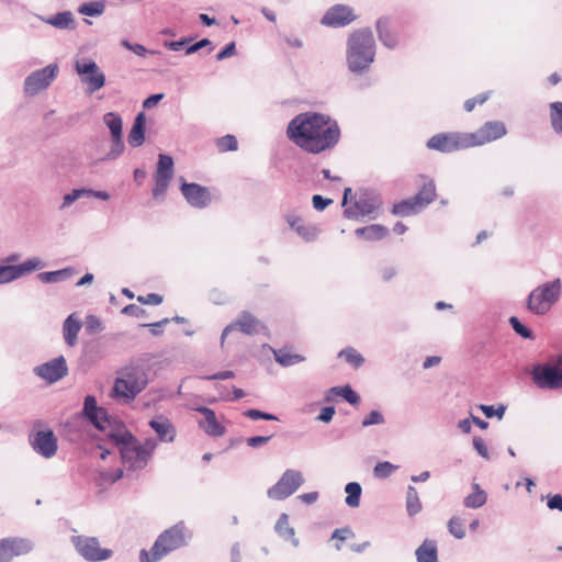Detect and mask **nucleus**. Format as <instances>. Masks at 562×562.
Returning a JSON list of instances; mask_svg holds the SVG:
<instances>
[{
	"label": "nucleus",
	"mask_w": 562,
	"mask_h": 562,
	"mask_svg": "<svg viewBox=\"0 0 562 562\" xmlns=\"http://www.w3.org/2000/svg\"><path fill=\"white\" fill-rule=\"evenodd\" d=\"M286 135L305 151L319 154L338 144L340 128L329 115L310 111L297 114L289 122Z\"/></svg>",
	"instance_id": "obj_1"
},
{
	"label": "nucleus",
	"mask_w": 562,
	"mask_h": 562,
	"mask_svg": "<svg viewBox=\"0 0 562 562\" xmlns=\"http://www.w3.org/2000/svg\"><path fill=\"white\" fill-rule=\"evenodd\" d=\"M108 436L119 447L123 465L127 471L145 469L158 445L154 438H147L140 443L124 426L117 431L109 432Z\"/></svg>",
	"instance_id": "obj_2"
},
{
	"label": "nucleus",
	"mask_w": 562,
	"mask_h": 562,
	"mask_svg": "<svg viewBox=\"0 0 562 562\" xmlns=\"http://www.w3.org/2000/svg\"><path fill=\"white\" fill-rule=\"evenodd\" d=\"M375 57V41L371 29L353 32L348 38L347 64L350 71H367Z\"/></svg>",
	"instance_id": "obj_3"
},
{
	"label": "nucleus",
	"mask_w": 562,
	"mask_h": 562,
	"mask_svg": "<svg viewBox=\"0 0 562 562\" xmlns=\"http://www.w3.org/2000/svg\"><path fill=\"white\" fill-rule=\"evenodd\" d=\"M147 385L148 376L140 366H126L119 371L111 395L121 403L130 404Z\"/></svg>",
	"instance_id": "obj_4"
},
{
	"label": "nucleus",
	"mask_w": 562,
	"mask_h": 562,
	"mask_svg": "<svg viewBox=\"0 0 562 562\" xmlns=\"http://www.w3.org/2000/svg\"><path fill=\"white\" fill-rule=\"evenodd\" d=\"M190 537L189 529L180 521L162 531L154 542L150 552H140V562H157L168 553L183 547Z\"/></svg>",
	"instance_id": "obj_5"
},
{
	"label": "nucleus",
	"mask_w": 562,
	"mask_h": 562,
	"mask_svg": "<svg viewBox=\"0 0 562 562\" xmlns=\"http://www.w3.org/2000/svg\"><path fill=\"white\" fill-rule=\"evenodd\" d=\"M562 281L557 278L535 288L527 297V308L535 315H544L560 300Z\"/></svg>",
	"instance_id": "obj_6"
},
{
	"label": "nucleus",
	"mask_w": 562,
	"mask_h": 562,
	"mask_svg": "<svg viewBox=\"0 0 562 562\" xmlns=\"http://www.w3.org/2000/svg\"><path fill=\"white\" fill-rule=\"evenodd\" d=\"M382 204V198L375 191L359 190L350 200V205L345 209L344 216L349 220H359L366 216L375 218V213Z\"/></svg>",
	"instance_id": "obj_7"
},
{
	"label": "nucleus",
	"mask_w": 562,
	"mask_h": 562,
	"mask_svg": "<svg viewBox=\"0 0 562 562\" xmlns=\"http://www.w3.org/2000/svg\"><path fill=\"white\" fill-rule=\"evenodd\" d=\"M532 382L541 390L562 389V356L558 357L557 364L538 363L530 372Z\"/></svg>",
	"instance_id": "obj_8"
},
{
	"label": "nucleus",
	"mask_w": 562,
	"mask_h": 562,
	"mask_svg": "<svg viewBox=\"0 0 562 562\" xmlns=\"http://www.w3.org/2000/svg\"><path fill=\"white\" fill-rule=\"evenodd\" d=\"M71 543L79 555L89 562L105 561L112 557V550L101 548L95 537L72 536Z\"/></svg>",
	"instance_id": "obj_9"
},
{
	"label": "nucleus",
	"mask_w": 562,
	"mask_h": 562,
	"mask_svg": "<svg viewBox=\"0 0 562 562\" xmlns=\"http://www.w3.org/2000/svg\"><path fill=\"white\" fill-rule=\"evenodd\" d=\"M468 133H439L430 137L427 147L440 153H452L473 147Z\"/></svg>",
	"instance_id": "obj_10"
},
{
	"label": "nucleus",
	"mask_w": 562,
	"mask_h": 562,
	"mask_svg": "<svg viewBox=\"0 0 562 562\" xmlns=\"http://www.w3.org/2000/svg\"><path fill=\"white\" fill-rule=\"evenodd\" d=\"M58 74V66L49 64L42 69L31 72L24 80V92L27 95H35L48 88Z\"/></svg>",
	"instance_id": "obj_11"
},
{
	"label": "nucleus",
	"mask_w": 562,
	"mask_h": 562,
	"mask_svg": "<svg viewBox=\"0 0 562 562\" xmlns=\"http://www.w3.org/2000/svg\"><path fill=\"white\" fill-rule=\"evenodd\" d=\"M76 71L82 77V82L88 86V91L93 93L105 85V75L98 64L91 59L77 60Z\"/></svg>",
	"instance_id": "obj_12"
},
{
	"label": "nucleus",
	"mask_w": 562,
	"mask_h": 562,
	"mask_svg": "<svg viewBox=\"0 0 562 562\" xmlns=\"http://www.w3.org/2000/svg\"><path fill=\"white\" fill-rule=\"evenodd\" d=\"M45 263L40 258H31L20 265H1L0 266V284L12 282L26 273L42 269Z\"/></svg>",
	"instance_id": "obj_13"
},
{
	"label": "nucleus",
	"mask_w": 562,
	"mask_h": 562,
	"mask_svg": "<svg viewBox=\"0 0 562 562\" xmlns=\"http://www.w3.org/2000/svg\"><path fill=\"white\" fill-rule=\"evenodd\" d=\"M263 329H266V326L258 318L249 312H243L235 322L224 328L221 335V345L223 346L226 336L233 330H239L243 334L252 336Z\"/></svg>",
	"instance_id": "obj_14"
},
{
	"label": "nucleus",
	"mask_w": 562,
	"mask_h": 562,
	"mask_svg": "<svg viewBox=\"0 0 562 562\" xmlns=\"http://www.w3.org/2000/svg\"><path fill=\"white\" fill-rule=\"evenodd\" d=\"M34 373L48 383H55L68 374L64 356L56 357L34 368Z\"/></svg>",
	"instance_id": "obj_15"
},
{
	"label": "nucleus",
	"mask_w": 562,
	"mask_h": 562,
	"mask_svg": "<svg viewBox=\"0 0 562 562\" xmlns=\"http://www.w3.org/2000/svg\"><path fill=\"white\" fill-rule=\"evenodd\" d=\"M82 415L99 430H105L111 426V417L105 408L98 406L93 395L85 397Z\"/></svg>",
	"instance_id": "obj_16"
},
{
	"label": "nucleus",
	"mask_w": 562,
	"mask_h": 562,
	"mask_svg": "<svg viewBox=\"0 0 562 562\" xmlns=\"http://www.w3.org/2000/svg\"><path fill=\"white\" fill-rule=\"evenodd\" d=\"M506 134V127L503 122H486L480 130L474 133H468L469 139L473 146H480L492 140L498 139Z\"/></svg>",
	"instance_id": "obj_17"
},
{
	"label": "nucleus",
	"mask_w": 562,
	"mask_h": 562,
	"mask_svg": "<svg viewBox=\"0 0 562 562\" xmlns=\"http://www.w3.org/2000/svg\"><path fill=\"white\" fill-rule=\"evenodd\" d=\"M181 193L187 202L196 209H204L211 203V194L206 187L198 183H188L181 178Z\"/></svg>",
	"instance_id": "obj_18"
},
{
	"label": "nucleus",
	"mask_w": 562,
	"mask_h": 562,
	"mask_svg": "<svg viewBox=\"0 0 562 562\" xmlns=\"http://www.w3.org/2000/svg\"><path fill=\"white\" fill-rule=\"evenodd\" d=\"M30 441L32 448L44 458H52L57 452V439L50 429L35 432Z\"/></svg>",
	"instance_id": "obj_19"
},
{
	"label": "nucleus",
	"mask_w": 562,
	"mask_h": 562,
	"mask_svg": "<svg viewBox=\"0 0 562 562\" xmlns=\"http://www.w3.org/2000/svg\"><path fill=\"white\" fill-rule=\"evenodd\" d=\"M355 19L356 15L353 14L351 8L344 4H336L325 13L321 20V23L326 26L340 27L348 25L355 21Z\"/></svg>",
	"instance_id": "obj_20"
},
{
	"label": "nucleus",
	"mask_w": 562,
	"mask_h": 562,
	"mask_svg": "<svg viewBox=\"0 0 562 562\" xmlns=\"http://www.w3.org/2000/svg\"><path fill=\"white\" fill-rule=\"evenodd\" d=\"M31 548V543L24 539H2L0 540V562H10L13 557L30 552Z\"/></svg>",
	"instance_id": "obj_21"
},
{
	"label": "nucleus",
	"mask_w": 562,
	"mask_h": 562,
	"mask_svg": "<svg viewBox=\"0 0 562 562\" xmlns=\"http://www.w3.org/2000/svg\"><path fill=\"white\" fill-rule=\"evenodd\" d=\"M303 482L304 479L300 471L289 469L267 492H296Z\"/></svg>",
	"instance_id": "obj_22"
},
{
	"label": "nucleus",
	"mask_w": 562,
	"mask_h": 562,
	"mask_svg": "<svg viewBox=\"0 0 562 562\" xmlns=\"http://www.w3.org/2000/svg\"><path fill=\"white\" fill-rule=\"evenodd\" d=\"M196 412L204 416L199 426L211 437H221L225 434V427L217 422L215 412L206 406H200Z\"/></svg>",
	"instance_id": "obj_23"
},
{
	"label": "nucleus",
	"mask_w": 562,
	"mask_h": 562,
	"mask_svg": "<svg viewBox=\"0 0 562 562\" xmlns=\"http://www.w3.org/2000/svg\"><path fill=\"white\" fill-rule=\"evenodd\" d=\"M149 427L157 434L158 440L162 442H172L177 431L172 423L164 415H158L150 419Z\"/></svg>",
	"instance_id": "obj_24"
},
{
	"label": "nucleus",
	"mask_w": 562,
	"mask_h": 562,
	"mask_svg": "<svg viewBox=\"0 0 562 562\" xmlns=\"http://www.w3.org/2000/svg\"><path fill=\"white\" fill-rule=\"evenodd\" d=\"M82 328V322L76 313H71L63 323V338L65 344L72 348L78 342V334Z\"/></svg>",
	"instance_id": "obj_25"
},
{
	"label": "nucleus",
	"mask_w": 562,
	"mask_h": 562,
	"mask_svg": "<svg viewBox=\"0 0 562 562\" xmlns=\"http://www.w3.org/2000/svg\"><path fill=\"white\" fill-rule=\"evenodd\" d=\"M145 125H146V115L144 112H139L133 122L132 128L127 135V142L130 146L136 148L144 144L145 142Z\"/></svg>",
	"instance_id": "obj_26"
},
{
	"label": "nucleus",
	"mask_w": 562,
	"mask_h": 562,
	"mask_svg": "<svg viewBox=\"0 0 562 562\" xmlns=\"http://www.w3.org/2000/svg\"><path fill=\"white\" fill-rule=\"evenodd\" d=\"M41 20L58 30H75L76 22L71 11H63L48 18L41 16Z\"/></svg>",
	"instance_id": "obj_27"
},
{
	"label": "nucleus",
	"mask_w": 562,
	"mask_h": 562,
	"mask_svg": "<svg viewBox=\"0 0 562 562\" xmlns=\"http://www.w3.org/2000/svg\"><path fill=\"white\" fill-rule=\"evenodd\" d=\"M355 234L359 238H363L368 241L381 240L387 236L389 229L386 226L381 224H371L368 226L359 227L355 231Z\"/></svg>",
	"instance_id": "obj_28"
},
{
	"label": "nucleus",
	"mask_w": 562,
	"mask_h": 562,
	"mask_svg": "<svg viewBox=\"0 0 562 562\" xmlns=\"http://www.w3.org/2000/svg\"><path fill=\"white\" fill-rule=\"evenodd\" d=\"M286 222L299 236L310 241L316 238L317 231L313 226H306L303 220L295 215H286Z\"/></svg>",
	"instance_id": "obj_29"
},
{
	"label": "nucleus",
	"mask_w": 562,
	"mask_h": 562,
	"mask_svg": "<svg viewBox=\"0 0 562 562\" xmlns=\"http://www.w3.org/2000/svg\"><path fill=\"white\" fill-rule=\"evenodd\" d=\"M276 532L285 541L291 542L294 547L299 544V540L295 538L294 528L289 524V516L286 514H282L276 526Z\"/></svg>",
	"instance_id": "obj_30"
},
{
	"label": "nucleus",
	"mask_w": 562,
	"mask_h": 562,
	"mask_svg": "<svg viewBox=\"0 0 562 562\" xmlns=\"http://www.w3.org/2000/svg\"><path fill=\"white\" fill-rule=\"evenodd\" d=\"M437 196L436 184L434 180L426 181L420 190L414 195L415 200L419 203V207H426Z\"/></svg>",
	"instance_id": "obj_31"
},
{
	"label": "nucleus",
	"mask_w": 562,
	"mask_h": 562,
	"mask_svg": "<svg viewBox=\"0 0 562 562\" xmlns=\"http://www.w3.org/2000/svg\"><path fill=\"white\" fill-rule=\"evenodd\" d=\"M420 210L423 207H419V203L412 196L395 203L392 207V213L400 216H409L418 213Z\"/></svg>",
	"instance_id": "obj_32"
},
{
	"label": "nucleus",
	"mask_w": 562,
	"mask_h": 562,
	"mask_svg": "<svg viewBox=\"0 0 562 562\" xmlns=\"http://www.w3.org/2000/svg\"><path fill=\"white\" fill-rule=\"evenodd\" d=\"M74 272H75V270L72 268L68 267V268H64V269L55 270V271L40 272L37 274V278L43 283H57V282L68 280L69 278H71Z\"/></svg>",
	"instance_id": "obj_33"
},
{
	"label": "nucleus",
	"mask_w": 562,
	"mask_h": 562,
	"mask_svg": "<svg viewBox=\"0 0 562 562\" xmlns=\"http://www.w3.org/2000/svg\"><path fill=\"white\" fill-rule=\"evenodd\" d=\"M418 562H438V553L435 541L425 540L416 550Z\"/></svg>",
	"instance_id": "obj_34"
},
{
	"label": "nucleus",
	"mask_w": 562,
	"mask_h": 562,
	"mask_svg": "<svg viewBox=\"0 0 562 562\" xmlns=\"http://www.w3.org/2000/svg\"><path fill=\"white\" fill-rule=\"evenodd\" d=\"M376 32L379 40L384 46L394 48L397 45L395 36L389 30V20L386 18H380L376 21Z\"/></svg>",
	"instance_id": "obj_35"
},
{
	"label": "nucleus",
	"mask_w": 562,
	"mask_h": 562,
	"mask_svg": "<svg viewBox=\"0 0 562 562\" xmlns=\"http://www.w3.org/2000/svg\"><path fill=\"white\" fill-rule=\"evenodd\" d=\"M173 177V159L171 156L166 154H159L157 170L154 178H167L172 179Z\"/></svg>",
	"instance_id": "obj_36"
},
{
	"label": "nucleus",
	"mask_w": 562,
	"mask_h": 562,
	"mask_svg": "<svg viewBox=\"0 0 562 562\" xmlns=\"http://www.w3.org/2000/svg\"><path fill=\"white\" fill-rule=\"evenodd\" d=\"M106 0L83 2L78 7V13L87 16H100L104 13Z\"/></svg>",
	"instance_id": "obj_37"
},
{
	"label": "nucleus",
	"mask_w": 562,
	"mask_h": 562,
	"mask_svg": "<svg viewBox=\"0 0 562 562\" xmlns=\"http://www.w3.org/2000/svg\"><path fill=\"white\" fill-rule=\"evenodd\" d=\"M276 361L282 367H290L303 362L305 358L299 353H291L286 348L273 350Z\"/></svg>",
	"instance_id": "obj_38"
},
{
	"label": "nucleus",
	"mask_w": 562,
	"mask_h": 562,
	"mask_svg": "<svg viewBox=\"0 0 562 562\" xmlns=\"http://www.w3.org/2000/svg\"><path fill=\"white\" fill-rule=\"evenodd\" d=\"M103 122L109 127L111 137L122 136L123 122L120 114L108 112L103 115Z\"/></svg>",
	"instance_id": "obj_39"
},
{
	"label": "nucleus",
	"mask_w": 562,
	"mask_h": 562,
	"mask_svg": "<svg viewBox=\"0 0 562 562\" xmlns=\"http://www.w3.org/2000/svg\"><path fill=\"white\" fill-rule=\"evenodd\" d=\"M330 394L339 395L345 401H347L351 405H358L360 402V396L357 392H355L351 386H333L328 391Z\"/></svg>",
	"instance_id": "obj_40"
},
{
	"label": "nucleus",
	"mask_w": 562,
	"mask_h": 562,
	"mask_svg": "<svg viewBox=\"0 0 562 562\" xmlns=\"http://www.w3.org/2000/svg\"><path fill=\"white\" fill-rule=\"evenodd\" d=\"M550 122L553 131L562 135V102L550 104Z\"/></svg>",
	"instance_id": "obj_41"
},
{
	"label": "nucleus",
	"mask_w": 562,
	"mask_h": 562,
	"mask_svg": "<svg viewBox=\"0 0 562 562\" xmlns=\"http://www.w3.org/2000/svg\"><path fill=\"white\" fill-rule=\"evenodd\" d=\"M338 356L344 358L353 368H360L364 363V358L353 348L348 347L342 349Z\"/></svg>",
	"instance_id": "obj_42"
},
{
	"label": "nucleus",
	"mask_w": 562,
	"mask_h": 562,
	"mask_svg": "<svg viewBox=\"0 0 562 562\" xmlns=\"http://www.w3.org/2000/svg\"><path fill=\"white\" fill-rule=\"evenodd\" d=\"M509 324L512 325L514 331L525 339H533L535 335L530 328L524 325L518 317L512 316L509 318Z\"/></svg>",
	"instance_id": "obj_43"
},
{
	"label": "nucleus",
	"mask_w": 562,
	"mask_h": 562,
	"mask_svg": "<svg viewBox=\"0 0 562 562\" xmlns=\"http://www.w3.org/2000/svg\"><path fill=\"white\" fill-rule=\"evenodd\" d=\"M449 532L457 539L465 537L464 522L459 517H452L448 522Z\"/></svg>",
	"instance_id": "obj_44"
},
{
	"label": "nucleus",
	"mask_w": 562,
	"mask_h": 562,
	"mask_svg": "<svg viewBox=\"0 0 562 562\" xmlns=\"http://www.w3.org/2000/svg\"><path fill=\"white\" fill-rule=\"evenodd\" d=\"M111 139H112V146L105 156V159H108V160L116 159L117 157H120L123 154V151L125 149L122 136L111 137Z\"/></svg>",
	"instance_id": "obj_45"
},
{
	"label": "nucleus",
	"mask_w": 562,
	"mask_h": 562,
	"mask_svg": "<svg viewBox=\"0 0 562 562\" xmlns=\"http://www.w3.org/2000/svg\"><path fill=\"white\" fill-rule=\"evenodd\" d=\"M86 193H87V188L74 189L71 192L64 195L60 209L64 210V209L70 206L74 202H76L80 198H87Z\"/></svg>",
	"instance_id": "obj_46"
},
{
	"label": "nucleus",
	"mask_w": 562,
	"mask_h": 562,
	"mask_svg": "<svg viewBox=\"0 0 562 562\" xmlns=\"http://www.w3.org/2000/svg\"><path fill=\"white\" fill-rule=\"evenodd\" d=\"M216 144L221 151H233L238 147L236 137L229 134L218 138Z\"/></svg>",
	"instance_id": "obj_47"
},
{
	"label": "nucleus",
	"mask_w": 562,
	"mask_h": 562,
	"mask_svg": "<svg viewBox=\"0 0 562 562\" xmlns=\"http://www.w3.org/2000/svg\"><path fill=\"white\" fill-rule=\"evenodd\" d=\"M385 419L383 414L380 411H371L363 419H362V427H369L373 425H381L384 424Z\"/></svg>",
	"instance_id": "obj_48"
},
{
	"label": "nucleus",
	"mask_w": 562,
	"mask_h": 562,
	"mask_svg": "<svg viewBox=\"0 0 562 562\" xmlns=\"http://www.w3.org/2000/svg\"><path fill=\"white\" fill-rule=\"evenodd\" d=\"M244 416H246L252 420H258V419L278 420V417L276 415L266 413V412H261L256 408H249V409L245 411Z\"/></svg>",
	"instance_id": "obj_49"
},
{
	"label": "nucleus",
	"mask_w": 562,
	"mask_h": 562,
	"mask_svg": "<svg viewBox=\"0 0 562 562\" xmlns=\"http://www.w3.org/2000/svg\"><path fill=\"white\" fill-rule=\"evenodd\" d=\"M86 330L89 334H95L103 330L101 319L95 315H88L86 319Z\"/></svg>",
	"instance_id": "obj_50"
},
{
	"label": "nucleus",
	"mask_w": 562,
	"mask_h": 562,
	"mask_svg": "<svg viewBox=\"0 0 562 562\" xmlns=\"http://www.w3.org/2000/svg\"><path fill=\"white\" fill-rule=\"evenodd\" d=\"M486 503V494H469L464 498V505L471 508H477Z\"/></svg>",
	"instance_id": "obj_51"
},
{
	"label": "nucleus",
	"mask_w": 562,
	"mask_h": 562,
	"mask_svg": "<svg viewBox=\"0 0 562 562\" xmlns=\"http://www.w3.org/2000/svg\"><path fill=\"white\" fill-rule=\"evenodd\" d=\"M154 181L155 186L153 188V196L158 198L166 193L171 180L167 178H154Z\"/></svg>",
	"instance_id": "obj_52"
},
{
	"label": "nucleus",
	"mask_w": 562,
	"mask_h": 562,
	"mask_svg": "<svg viewBox=\"0 0 562 562\" xmlns=\"http://www.w3.org/2000/svg\"><path fill=\"white\" fill-rule=\"evenodd\" d=\"M395 470V467L387 461L379 462L374 467V474L376 477L384 479Z\"/></svg>",
	"instance_id": "obj_53"
},
{
	"label": "nucleus",
	"mask_w": 562,
	"mask_h": 562,
	"mask_svg": "<svg viewBox=\"0 0 562 562\" xmlns=\"http://www.w3.org/2000/svg\"><path fill=\"white\" fill-rule=\"evenodd\" d=\"M480 408L487 418L497 416L499 419L504 416L506 409L504 405H499L497 408H494L493 405H481Z\"/></svg>",
	"instance_id": "obj_54"
},
{
	"label": "nucleus",
	"mask_w": 562,
	"mask_h": 562,
	"mask_svg": "<svg viewBox=\"0 0 562 562\" xmlns=\"http://www.w3.org/2000/svg\"><path fill=\"white\" fill-rule=\"evenodd\" d=\"M473 447L476 450V452L484 459H490V452L487 449V446L482 437L474 436L473 437Z\"/></svg>",
	"instance_id": "obj_55"
},
{
	"label": "nucleus",
	"mask_w": 562,
	"mask_h": 562,
	"mask_svg": "<svg viewBox=\"0 0 562 562\" xmlns=\"http://www.w3.org/2000/svg\"><path fill=\"white\" fill-rule=\"evenodd\" d=\"M488 98H490V92H484V93L479 94L475 98L468 99L463 105L464 110L467 112H471L475 108L476 104H483L485 101H487Z\"/></svg>",
	"instance_id": "obj_56"
},
{
	"label": "nucleus",
	"mask_w": 562,
	"mask_h": 562,
	"mask_svg": "<svg viewBox=\"0 0 562 562\" xmlns=\"http://www.w3.org/2000/svg\"><path fill=\"white\" fill-rule=\"evenodd\" d=\"M121 45L140 57H144L148 53V50L146 49V47L144 45L133 44L127 40H122Z\"/></svg>",
	"instance_id": "obj_57"
},
{
	"label": "nucleus",
	"mask_w": 562,
	"mask_h": 562,
	"mask_svg": "<svg viewBox=\"0 0 562 562\" xmlns=\"http://www.w3.org/2000/svg\"><path fill=\"white\" fill-rule=\"evenodd\" d=\"M313 207L316 211H324L329 204L333 203L331 199L323 198L319 194H315L312 198Z\"/></svg>",
	"instance_id": "obj_58"
},
{
	"label": "nucleus",
	"mask_w": 562,
	"mask_h": 562,
	"mask_svg": "<svg viewBox=\"0 0 562 562\" xmlns=\"http://www.w3.org/2000/svg\"><path fill=\"white\" fill-rule=\"evenodd\" d=\"M422 509V504L416 494L409 495L407 498V510L409 515H416Z\"/></svg>",
	"instance_id": "obj_59"
},
{
	"label": "nucleus",
	"mask_w": 562,
	"mask_h": 562,
	"mask_svg": "<svg viewBox=\"0 0 562 562\" xmlns=\"http://www.w3.org/2000/svg\"><path fill=\"white\" fill-rule=\"evenodd\" d=\"M122 313L128 316L142 317L146 314V311L136 304H128L123 307Z\"/></svg>",
	"instance_id": "obj_60"
},
{
	"label": "nucleus",
	"mask_w": 562,
	"mask_h": 562,
	"mask_svg": "<svg viewBox=\"0 0 562 562\" xmlns=\"http://www.w3.org/2000/svg\"><path fill=\"white\" fill-rule=\"evenodd\" d=\"M137 301L142 304L159 305L162 302V296L157 293H149L145 296L139 295Z\"/></svg>",
	"instance_id": "obj_61"
},
{
	"label": "nucleus",
	"mask_w": 562,
	"mask_h": 562,
	"mask_svg": "<svg viewBox=\"0 0 562 562\" xmlns=\"http://www.w3.org/2000/svg\"><path fill=\"white\" fill-rule=\"evenodd\" d=\"M353 537H355V533L351 529L341 528V529H336L334 531L331 539L342 542V541L353 538Z\"/></svg>",
	"instance_id": "obj_62"
},
{
	"label": "nucleus",
	"mask_w": 562,
	"mask_h": 562,
	"mask_svg": "<svg viewBox=\"0 0 562 562\" xmlns=\"http://www.w3.org/2000/svg\"><path fill=\"white\" fill-rule=\"evenodd\" d=\"M236 53V44L235 42L228 43L221 52L216 54V60H223L228 57H232Z\"/></svg>",
	"instance_id": "obj_63"
},
{
	"label": "nucleus",
	"mask_w": 562,
	"mask_h": 562,
	"mask_svg": "<svg viewBox=\"0 0 562 562\" xmlns=\"http://www.w3.org/2000/svg\"><path fill=\"white\" fill-rule=\"evenodd\" d=\"M212 42L209 38H202L198 41L196 43L190 45L186 49L187 55H191L196 53L198 50L202 49L203 47L211 46Z\"/></svg>",
	"instance_id": "obj_64"
}]
</instances>
